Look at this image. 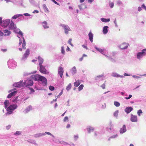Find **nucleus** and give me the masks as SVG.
I'll list each match as a JSON object with an SVG mask.
<instances>
[{
  "label": "nucleus",
  "instance_id": "1",
  "mask_svg": "<svg viewBox=\"0 0 146 146\" xmlns=\"http://www.w3.org/2000/svg\"><path fill=\"white\" fill-rule=\"evenodd\" d=\"M5 108L7 109V112L6 114L7 115L10 114L12 113L13 111L16 109L17 107V104H12L10 105L8 108L7 107L9 105V100H6L4 102Z\"/></svg>",
  "mask_w": 146,
  "mask_h": 146
},
{
  "label": "nucleus",
  "instance_id": "2",
  "mask_svg": "<svg viewBox=\"0 0 146 146\" xmlns=\"http://www.w3.org/2000/svg\"><path fill=\"white\" fill-rule=\"evenodd\" d=\"M34 77L35 80L42 82L43 86H45L47 85V79L45 77L38 74L35 75Z\"/></svg>",
  "mask_w": 146,
  "mask_h": 146
},
{
  "label": "nucleus",
  "instance_id": "3",
  "mask_svg": "<svg viewBox=\"0 0 146 146\" xmlns=\"http://www.w3.org/2000/svg\"><path fill=\"white\" fill-rule=\"evenodd\" d=\"M146 55V48L143 49L141 52H137L136 54L137 58L139 60H140L143 56Z\"/></svg>",
  "mask_w": 146,
  "mask_h": 146
},
{
  "label": "nucleus",
  "instance_id": "4",
  "mask_svg": "<svg viewBox=\"0 0 146 146\" xmlns=\"http://www.w3.org/2000/svg\"><path fill=\"white\" fill-rule=\"evenodd\" d=\"M7 64L9 68H13L17 66L16 62L13 59H9L7 62Z\"/></svg>",
  "mask_w": 146,
  "mask_h": 146
},
{
  "label": "nucleus",
  "instance_id": "5",
  "mask_svg": "<svg viewBox=\"0 0 146 146\" xmlns=\"http://www.w3.org/2000/svg\"><path fill=\"white\" fill-rule=\"evenodd\" d=\"M23 87L31 86L33 84V81L31 78H28L26 81L23 82Z\"/></svg>",
  "mask_w": 146,
  "mask_h": 146
},
{
  "label": "nucleus",
  "instance_id": "6",
  "mask_svg": "<svg viewBox=\"0 0 146 146\" xmlns=\"http://www.w3.org/2000/svg\"><path fill=\"white\" fill-rule=\"evenodd\" d=\"M60 26L63 29L64 33L66 35L68 34V31H71L70 29L67 25L61 24Z\"/></svg>",
  "mask_w": 146,
  "mask_h": 146
},
{
  "label": "nucleus",
  "instance_id": "7",
  "mask_svg": "<svg viewBox=\"0 0 146 146\" xmlns=\"http://www.w3.org/2000/svg\"><path fill=\"white\" fill-rule=\"evenodd\" d=\"M39 70L41 73L44 74H48L49 72L46 70L45 66L42 65H40Z\"/></svg>",
  "mask_w": 146,
  "mask_h": 146
},
{
  "label": "nucleus",
  "instance_id": "8",
  "mask_svg": "<svg viewBox=\"0 0 146 146\" xmlns=\"http://www.w3.org/2000/svg\"><path fill=\"white\" fill-rule=\"evenodd\" d=\"M10 20L9 19H7L3 20V22L1 21V22L0 24H1V25L4 27H6L9 25L10 23Z\"/></svg>",
  "mask_w": 146,
  "mask_h": 146
},
{
  "label": "nucleus",
  "instance_id": "9",
  "mask_svg": "<svg viewBox=\"0 0 146 146\" xmlns=\"http://www.w3.org/2000/svg\"><path fill=\"white\" fill-rule=\"evenodd\" d=\"M30 54V50L29 49H27L25 51V53L23 56L21 58L22 60L25 61L26 60Z\"/></svg>",
  "mask_w": 146,
  "mask_h": 146
},
{
  "label": "nucleus",
  "instance_id": "10",
  "mask_svg": "<svg viewBox=\"0 0 146 146\" xmlns=\"http://www.w3.org/2000/svg\"><path fill=\"white\" fill-rule=\"evenodd\" d=\"M23 81L22 80L20 81V82L14 83L13 85V86L16 87H23Z\"/></svg>",
  "mask_w": 146,
  "mask_h": 146
},
{
  "label": "nucleus",
  "instance_id": "11",
  "mask_svg": "<svg viewBox=\"0 0 146 146\" xmlns=\"http://www.w3.org/2000/svg\"><path fill=\"white\" fill-rule=\"evenodd\" d=\"M130 121L133 122H137L138 121L137 116L131 114V115Z\"/></svg>",
  "mask_w": 146,
  "mask_h": 146
},
{
  "label": "nucleus",
  "instance_id": "12",
  "mask_svg": "<svg viewBox=\"0 0 146 146\" xmlns=\"http://www.w3.org/2000/svg\"><path fill=\"white\" fill-rule=\"evenodd\" d=\"M64 70L62 67L59 66L58 68V74H59L61 78L62 77Z\"/></svg>",
  "mask_w": 146,
  "mask_h": 146
},
{
  "label": "nucleus",
  "instance_id": "13",
  "mask_svg": "<svg viewBox=\"0 0 146 146\" xmlns=\"http://www.w3.org/2000/svg\"><path fill=\"white\" fill-rule=\"evenodd\" d=\"M16 25L13 22L11 21L10 24L9 26V30H15L16 29Z\"/></svg>",
  "mask_w": 146,
  "mask_h": 146
},
{
  "label": "nucleus",
  "instance_id": "14",
  "mask_svg": "<svg viewBox=\"0 0 146 146\" xmlns=\"http://www.w3.org/2000/svg\"><path fill=\"white\" fill-rule=\"evenodd\" d=\"M86 129L88 133H90L91 132H93L94 131V128L91 126H88L87 127Z\"/></svg>",
  "mask_w": 146,
  "mask_h": 146
},
{
  "label": "nucleus",
  "instance_id": "15",
  "mask_svg": "<svg viewBox=\"0 0 146 146\" xmlns=\"http://www.w3.org/2000/svg\"><path fill=\"white\" fill-rule=\"evenodd\" d=\"M126 131L127 129L126 126L125 125H124L122 127L120 128L119 130V132L120 134H122L125 132Z\"/></svg>",
  "mask_w": 146,
  "mask_h": 146
},
{
  "label": "nucleus",
  "instance_id": "16",
  "mask_svg": "<svg viewBox=\"0 0 146 146\" xmlns=\"http://www.w3.org/2000/svg\"><path fill=\"white\" fill-rule=\"evenodd\" d=\"M129 45L128 44L126 43H123L120 45L119 47L121 49H125L128 47Z\"/></svg>",
  "mask_w": 146,
  "mask_h": 146
},
{
  "label": "nucleus",
  "instance_id": "17",
  "mask_svg": "<svg viewBox=\"0 0 146 146\" xmlns=\"http://www.w3.org/2000/svg\"><path fill=\"white\" fill-rule=\"evenodd\" d=\"M111 76H112L113 77H120L121 78H123L124 77V76L123 75H121L116 73L113 72L111 74Z\"/></svg>",
  "mask_w": 146,
  "mask_h": 146
},
{
  "label": "nucleus",
  "instance_id": "18",
  "mask_svg": "<svg viewBox=\"0 0 146 146\" xmlns=\"http://www.w3.org/2000/svg\"><path fill=\"white\" fill-rule=\"evenodd\" d=\"M32 110V106H29L27 107L25 110L23 111V112L24 113H27Z\"/></svg>",
  "mask_w": 146,
  "mask_h": 146
},
{
  "label": "nucleus",
  "instance_id": "19",
  "mask_svg": "<svg viewBox=\"0 0 146 146\" xmlns=\"http://www.w3.org/2000/svg\"><path fill=\"white\" fill-rule=\"evenodd\" d=\"M133 110V108L131 107H127L125 109V111L127 113H129Z\"/></svg>",
  "mask_w": 146,
  "mask_h": 146
},
{
  "label": "nucleus",
  "instance_id": "20",
  "mask_svg": "<svg viewBox=\"0 0 146 146\" xmlns=\"http://www.w3.org/2000/svg\"><path fill=\"white\" fill-rule=\"evenodd\" d=\"M45 135V133H38L35 134L34 137L35 138H38L41 136Z\"/></svg>",
  "mask_w": 146,
  "mask_h": 146
},
{
  "label": "nucleus",
  "instance_id": "21",
  "mask_svg": "<svg viewBox=\"0 0 146 146\" xmlns=\"http://www.w3.org/2000/svg\"><path fill=\"white\" fill-rule=\"evenodd\" d=\"M21 39L22 40V41H23L22 45V48L23 49H26L25 46L26 45L25 41V39L23 37V36H21Z\"/></svg>",
  "mask_w": 146,
  "mask_h": 146
},
{
  "label": "nucleus",
  "instance_id": "22",
  "mask_svg": "<svg viewBox=\"0 0 146 146\" xmlns=\"http://www.w3.org/2000/svg\"><path fill=\"white\" fill-rule=\"evenodd\" d=\"M51 139L54 143L56 144L63 143H62L61 141H60L59 139L57 138H55V137L53 138V139Z\"/></svg>",
  "mask_w": 146,
  "mask_h": 146
},
{
  "label": "nucleus",
  "instance_id": "23",
  "mask_svg": "<svg viewBox=\"0 0 146 146\" xmlns=\"http://www.w3.org/2000/svg\"><path fill=\"white\" fill-rule=\"evenodd\" d=\"M17 91H15L12 92L8 94L7 98H11L12 96H15L17 93Z\"/></svg>",
  "mask_w": 146,
  "mask_h": 146
},
{
  "label": "nucleus",
  "instance_id": "24",
  "mask_svg": "<svg viewBox=\"0 0 146 146\" xmlns=\"http://www.w3.org/2000/svg\"><path fill=\"white\" fill-rule=\"evenodd\" d=\"M94 48L96 49V50L100 52L102 54H104L105 56L106 55L104 54V49H102L101 48H99L98 47H97L96 46H94Z\"/></svg>",
  "mask_w": 146,
  "mask_h": 146
},
{
  "label": "nucleus",
  "instance_id": "25",
  "mask_svg": "<svg viewBox=\"0 0 146 146\" xmlns=\"http://www.w3.org/2000/svg\"><path fill=\"white\" fill-rule=\"evenodd\" d=\"M14 31H15V32L16 33L18 34H19L21 36H23V33L19 29H17L16 28V29H15Z\"/></svg>",
  "mask_w": 146,
  "mask_h": 146
},
{
  "label": "nucleus",
  "instance_id": "26",
  "mask_svg": "<svg viewBox=\"0 0 146 146\" xmlns=\"http://www.w3.org/2000/svg\"><path fill=\"white\" fill-rule=\"evenodd\" d=\"M108 26H105L103 28V33L104 34H106L108 32Z\"/></svg>",
  "mask_w": 146,
  "mask_h": 146
},
{
  "label": "nucleus",
  "instance_id": "27",
  "mask_svg": "<svg viewBox=\"0 0 146 146\" xmlns=\"http://www.w3.org/2000/svg\"><path fill=\"white\" fill-rule=\"evenodd\" d=\"M105 56L109 60H110L111 62L115 63L116 62V60L115 59L111 58L110 56H108L106 55H105Z\"/></svg>",
  "mask_w": 146,
  "mask_h": 146
},
{
  "label": "nucleus",
  "instance_id": "28",
  "mask_svg": "<svg viewBox=\"0 0 146 146\" xmlns=\"http://www.w3.org/2000/svg\"><path fill=\"white\" fill-rule=\"evenodd\" d=\"M38 60L39 62V65H42V64L43 62V58L40 56H39L38 57Z\"/></svg>",
  "mask_w": 146,
  "mask_h": 146
},
{
  "label": "nucleus",
  "instance_id": "29",
  "mask_svg": "<svg viewBox=\"0 0 146 146\" xmlns=\"http://www.w3.org/2000/svg\"><path fill=\"white\" fill-rule=\"evenodd\" d=\"M88 36L90 41L92 42L93 41V34L91 32H90L88 34Z\"/></svg>",
  "mask_w": 146,
  "mask_h": 146
},
{
  "label": "nucleus",
  "instance_id": "30",
  "mask_svg": "<svg viewBox=\"0 0 146 146\" xmlns=\"http://www.w3.org/2000/svg\"><path fill=\"white\" fill-rule=\"evenodd\" d=\"M42 26L45 29H47L49 28V27L48 25V24L46 21H44L42 23Z\"/></svg>",
  "mask_w": 146,
  "mask_h": 146
},
{
  "label": "nucleus",
  "instance_id": "31",
  "mask_svg": "<svg viewBox=\"0 0 146 146\" xmlns=\"http://www.w3.org/2000/svg\"><path fill=\"white\" fill-rule=\"evenodd\" d=\"M71 71L72 75H74L76 73L77 70L75 66H74L72 68Z\"/></svg>",
  "mask_w": 146,
  "mask_h": 146
},
{
  "label": "nucleus",
  "instance_id": "32",
  "mask_svg": "<svg viewBox=\"0 0 146 146\" xmlns=\"http://www.w3.org/2000/svg\"><path fill=\"white\" fill-rule=\"evenodd\" d=\"M27 141L31 143L34 144L35 145H37V143H36L35 140L33 139H28L27 140Z\"/></svg>",
  "mask_w": 146,
  "mask_h": 146
},
{
  "label": "nucleus",
  "instance_id": "33",
  "mask_svg": "<svg viewBox=\"0 0 146 146\" xmlns=\"http://www.w3.org/2000/svg\"><path fill=\"white\" fill-rule=\"evenodd\" d=\"M75 81L76 82L74 83V85L75 86L78 87L81 83L80 81L79 80H75Z\"/></svg>",
  "mask_w": 146,
  "mask_h": 146
},
{
  "label": "nucleus",
  "instance_id": "34",
  "mask_svg": "<svg viewBox=\"0 0 146 146\" xmlns=\"http://www.w3.org/2000/svg\"><path fill=\"white\" fill-rule=\"evenodd\" d=\"M43 8L45 12L47 13H49V11L45 4H43Z\"/></svg>",
  "mask_w": 146,
  "mask_h": 146
},
{
  "label": "nucleus",
  "instance_id": "35",
  "mask_svg": "<svg viewBox=\"0 0 146 146\" xmlns=\"http://www.w3.org/2000/svg\"><path fill=\"white\" fill-rule=\"evenodd\" d=\"M101 20L102 22L105 23L109 22L110 21V18L107 19L105 18H102L101 19Z\"/></svg>",
  "mask_w": 146,
  "mask_h": 146
},
{
  "label": "nucleus",
  "instance_id": "36",
  "mask_svg": "<svg viewBox=\"0 0 146 146\" xmlns=\"http://www.w3.org/2000/svg\"><path fill=\"white\" fill-rule=\"evenodd\" d=\"M4 32L5 33V36H8L11 33V32L7 30H4Z\"/></svg>",
  "mask_w": 146,
  "mask_h": 146
},
{
  "label": "nucleus",
  "instance_id": "37",
  "mask_svg": "<svg viewBox=\"0 0 146 146\" xmlns=\"http://www.w3.org/2000/svg\"><path fill=\"white\" fill-rule=\"evenodd\" d=\"M23 16V15L22 14H17L14 15L12 17V18L13 19H15L19 17Z\"/></svg>",
  "mask_w": 146,
  "mask_h": 146
},
{
  "label": "nucleus",
  "instance_id": "38",
  "mask_svg": "<svg viewBox=\"0 0 146 146\" xmlns=\"http://www.w3.org/2000/svg\"><path fill=\"white\" fill-rule=\"evenodd\" d=\"M112 128L111 127V122L110 123L109 127H108L107 128V130L108 131L110 132L112 131Z\"/></svg>",
  "mask_w": 146,
  "mask_h": 146
},
{
  "label": "nucleus",
  "instance_id": "39",
  "mask_svg": "<svg viewBox=\"0 0 146 146\" xmlns=\"http://www.w3.org/2000/svg\"><path fill=\"white\" fill-rule=\"evenodd\" d=\"M78 7L80 10L83 9H84L86 8V7L85 5L82 4H81L80 5H79Z\"/></svg>",
  "mask_w": 146,
  "mask_h": 146
},
{
  "label": "nucleus",
  "instance_id": "40",
  "mask_svg": "<svg viewBox=\"0 0 146 146\" xmlns=\"http://www.w3.org/2000/svg\"><path fill=\"white\" fill-rule=\"evenodd\" d=\"M103 75H100L97 76L96 77L95 79L96 80H99L100 78L103 76Z\"/></svg>",
  "mask_w": 146,
  "mask_h": 146
},
{
  "label": "nucleus",
  "instance_id": "41",
  "mask_svg": "<svg viewBox=\"0 0 146 146\" xmlns=\"http://www.w3.org/2000/svg\"><path fill=\"white\" fill-rule=\"evenodd\" d=\"M114 104L115 106L117 107H118L120 105V103L119 102L116 101L114 102Z\"/></svg>",
  "mask_w": 146,
  "mask_h": 146
},
{
  "label": "nucleus",
  "instance_id": "42",
  "mask_svg": "<svg viewBox=\"0 0 146 146\" xmlns=\"http://www.w3.org/2000/svg\"><path fill=\"white\" fill-rule=\"evenodd\" d=\"M3 35V33L0 31V41L2 40Z\"/></svg>",
  "mask_w": 146,
  "mask_h": 146
},
{
  "label": "nucleus",
  "instance_id": "43",
  "mask_svg": "<svg viewBox=\"0 0 146 146\" xmlns=\"http://www.w3.org/2000/svg\"><path fill=\"white\" fill-rule=\"evenodd\" d=\"M71 88V84H69L68 86L66 88V90L67 91H69Z\"/></svg>",
  "mask_w": 146,
  "mask_h": 146
},
{
  "label": "nucleus",
  "instance_id": "44",
  "mask_svg": "<svg viewBox=\"0 0 146 146\" xmlns=\"http://www.w3.org/2000/svg\"><path fill=\"white\" fill-rule=\"evenodd\" d=\"M116 4L118 6H120L122 4V3L121 1L120 0H117L116 2Z\"/></svg>",
  "mask_w": 146,
  "mask_h": 146
},
{
  "label": "nucleus",
  "instance_id": "45",
  "mask_svg": "<svg viewBox=\"0 0 146 146\" xmlns=\"http://www.w3.org/2000/svg\"><path fill=\"white\" fill-rule=\"evenodd\" d=\"M119 111L118 110H117L116 111H115L113 113V115L114 117H117L118 115V113Z\"/></svg>",
  "mask_w": 146,
  "mask_h": 146
},
{
  "label": "nucleus",
  "instance_id": "46",
  "mask_svg": "<svg viewBox=\"0 0 146 146\" xmlns=\"http://www.w3.org/2000/svg\"><path fill=\"white\" fill-rule=\"evenodd\" d=\"M143 113L142 110L141 109L137 111V113L138 116H141V114Z\"/></svg>",
  "mask_w": 146,
  "mask_h": 146
},
{
  "label": "nucleus",
  "instance_id": "47",
  "mask_svg": "<svg viewBox=\"0 0 146 146\" xmlns=\"http://www.w3.org/2000/svg\"><path fill=\"white\" fill-rule=\"evenodd\" d=\"M84 87V85L83 84H81L80 86L78 88V89L79 91H80L82 90Z\"/></svg>",
  "mask_w": 146,
  "mask_h": 146
},
{
  "label": "nucleus",
  "instance_id": "48",
  "mask_svg": "<svg viewBox=\"0 0 146 146\" xmlns=\"http://www.w3.org/2000/svg\"><path fill=\"white\" fill-rule=\"evenodd\" d=\"M21 134V132L19 131H17L15 133H14V135H20Z\"/></svg>",
  "mask_w": 146,
  "mask_h": 146
},
{
  "label": "nucleus",
  "instance_id": "49",
  "mask_svg": "<svg viewBox=\"0 0 146 146\" xmlns=\"http://www.w3.org/2000/svg\"><path fill=\"white\" fill-rule=\"evenodd\" d=\"M44 133H45V134H48V135H50L52 137H53V138H54V136L50 132H45Z\"/></svg>",
  "mask_w": 146,
  "mask_h": 146
},
{
  "label": "nucleus",
  "instance_id": "50",
  "mask_svg": "<svg viewBox=\"0 0 146 146\" xmlns=\"http://www.w3.org/2000/svg\"><path fill=\"white\" fill-rule=\"evenodd\" d=\"M114 5V3L113 2H110L109 3V5L111 8H112L113 7Z\"/></svg>",
  "mask_w": 146,
  "mask_h": 146
},
{
  "label": "nucleus",
  "instance_id": "51",
  "mask_svg": "<svg viewBox=\"0 0 146 146\" xmlns=\"http://www.w3.org/2000/svg\"><path fill=\"white\" fill-rule=\"evenodd\" d=\"M36 72V71H35L34 72H33V73H26V72H25L24 73V76H27L29 74H33V73H35Z\"/></svg>",
  "mask_w": 146,
  "mask_h": 146
},
{
  "label": "nucleus",
  "instance_id": "52",
  "mask_svg": "<svg viewBox=\"0 0 146 146\" xmlns=\"http://www.w3.org/2000/svg\"><path fill=\"white\" fill-rule=\"evenodd\" d=\"M74 139L75 141H76L78 138V135H74Z\"/></svg>",
  "mask_w": 146,
  "mask_h": 146
},
{
  "label": "nucleus",
  "instance_id": "53",
  "mask_svg": "<svg viewBox=\"0 0 146 146\" xmlns=\"http://www.w3.org/2000/svg\"><path fill=\"white\" fill-rule=\"evenodd\" d=\"M61 53L63 54H65V51L64 50V47L63 46H62L61 47Z\"/></svg>",
  "mask_w": 146,
  "mask_h": 146
},
{
  "label": "nucleus",
  "instance_id": "54",
  "mask_svg": "<svg viewBox=\"0 0 146 146\" xmlns=\"http://www.w3.org/2000/svg\"><path fill=\"white\" fill-rule=\"evenodd\" d=\"M31 4L34 5L35 3V2L34 0H29Z\"/></svg>",
  "mask_w": 146,
  "mask_h": 146
},
{
  "label": "nucleus",
  "instance_id": "55",
  "mask_svg": "<svg viewBox=\"0 0 146 146\" xmlns=\"http://www.w3.org/2000/svg\"><path fill=\"white\" fill-rule=\"evenodd\" d=\"M49 88L50 90L52 91L54 90V87L51 86H49Z\"/></svg>",
  "mask_w": 146,
  "mask_h": 146
},
{
  "label": "nucleus",
  "instance_id": "56",
  "mask_svg": "<svg viewBox=\"0 0 146 146\" xmlns=\"http://www.w3.org/2000/svg\"><path fill=\"white\" fill-rule=\"evenodd\" d=\"M68 121V117L67 116L65 117L63 120L64 122Z\"/></svg>",
  "mask_w": 146,
  "mask_h": 146
},
{
  "label": "nucleus",
  "instance_id": "57",
  "mask_svg": "<svg viewBox=\"0 0 146 146\" xmlns=\"http://www.w3.org/2000/svg\"><path fill=\"white\" fill-rule=\"evenodd\" d=\"M18 96L16 97V98H15L13 100V102H17V101L18 100Z\"/></svg>",
  "mask_w": 146,
  "mask_h": 146
},
{
  "label": "nucleus",
  "instance_id": "58",
  "mask_svg": "<svg viewBox=\"0 0 146 146\" xmlns=\"http://www.w3.org/2000/svg\"><path fill=\"white\" fill-rule=\"evenodd\" d=\"M117 137V134L113 135L111 136L110 138H114Z\"/></svg>",
  "mask_w": 146,
  "mask_h": 146
},
{
  "label": "nucleus",
  "instance_id": "59",
  "mask_svg": "<svg viewBox=\"0 0 146 146\" xmlns=\"http://www.w3.org/2000/svg\"><path fill=\"white\" fill-rule=\"evenodd\" d=\"M132 76L133 78H135L137 79H139L141 78V77H140V76H137L136 75H133Z\"/></svg>",
  "mask_w": 146,
  "mask_h": 146
},
{
  "label": "nucleus",
  "instance_id": "60",
  "mask_svg": "<svg viewBox=\"0 0 146 146\" xmlns=\"http://www.w3.org/2000/svg\"><path fill=\"white\" fill-rule=\"evenodd\" d=\"M132 97V96L131 95L129 94V96L128 97H126L125 98L126 100H128L131 98Z\"/></svg>",
  "mask_w": 146,
  "mask_h": 146
},
{
  "label": "nucleus",
  "instance_id": "61",
  "mask_svg": "<svg viewBox=\"0 0 146 146\" xmlns=\"http://www.w3.org/2000/svg\"><path fill=\"white\" fill-rule=\"evenodd\" d=\"M114 22V24H115V26L116 27H118V26L117 25V22H116V19L115 18V20H114V21L113 22Z\"/></svg>",
  "mask_w": 146,
  "mask_h": 146
},
{
  "label": "nucleus",
  "instance_id": "62",
  "mask_svg": "<svg viewBox=\"0 0 146 146\" xmlns=\"http://www.w3.org/2000/svg\"><path fill=\"white\" fill-rule=\"evenodd\" d=\"M30 90H31V94L32 93L34 92H35V90L32 88H29Z\"/></svg>",
  "mask_w": 146,
  "mask_h": 146
},
{
  "label": "nucleus",
  "instance_id": "63",
  "mask_svg": "<svg viewBox=\"0 0 146 146\" xmlns=\"http://www.w3.org/2000/svg\"><path fill=\"white\" fill-rule=\"evenodd\" d=\"M106 107V105L105 103H104L102 106V108L103 109H105Z\"/></svg>",
  "mask_w": 146,
  "mask_h": 146
},
{
  "label": "nucleus",
  "instance_id": "64",
  "mask_svg": "<svg viewBox=\"0 0 146 146\" xmlns=\"http://www.w3.org/2000/svg\"><path fill=\"white\" fill-rule=\"evenodd\" d=\"M141 7L144 9L146 11V7L145 6L144 4H143L142 5Z\"/></svg>",
  "mask_w": 146,
  "mask_h": 146
}]
</instances>
